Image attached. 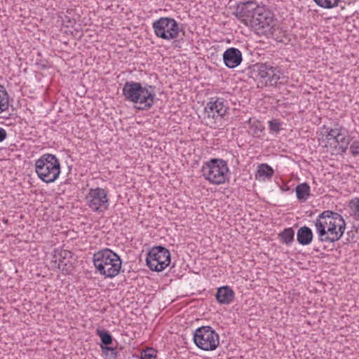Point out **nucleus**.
<instances>
[{
    "label": "nucleus",
    "mask_w": 359,
    "mask_h": 359,
    "mask_svg": "<svg viewBox=\"0 0 359 359\" xmlns=\"http://www.w3.org/2000/svg\"><path fill=\"white\" fill-rule=\"evenodd\" d=\"M313 238V233L312 230L306 226H304L300 227L297 233V241L302 245H309Z\"/></svg>",
    "instance_id": "nucleus-17"
},
{
    "label": "nucleus",
    "mask_w": 359,
    "mask_h": 359,
    "mask_svg": "<svg viewBox=\"0 0 359 359\" xmlns=\"http://www.w3.org/2000/svg\"><path fill=\"white\" fill-rule=\"evenodd\" d=\"M350 151L353 156L359 155V141H354L351 144Z\"/></svg>",
    "instance_id": "nucleus-31"
},
{
    "label": "nucleus",
    "mask_w": 359,
    "mask_h": 359,
    "mask_svg": "<svg viewBox=\"0 0 359 359\" xmlns=\"http://www.w3.org/2000/svg\"><path fill=\"white\" fill-rule=\"evenodd\" d=\"M170 264V251L162 245L154 246L147 252L146 264L153 271H163Z\"/></svg>",
    "instance_id": "nucleus-9"
},
{
    "label": "nucleus",
    "mask_w": 359,
    "mask_h": 359,
    "mask_svg": "<svg viewBox=\"0 0 359 359\" xmlns=\"http://www.w3.org/2000/svg\"><path fill=\"white\" fill-rule=\"evenodd\" d=\"M140 358V359H156L157 351L152 347H147L141 351Z\"/></svg>",
    "instance_id": "nucleus-27"
},
{
    "label": "nucleus",
    "mask_w": 359,
    "mask_h": 359,
    "mask_svg": "<svg viewBox=\"0 0 359 359\" xmlns=\"http://www.w3.org/2000/svg\"><path fill=\"white\" fill-rule=\"evenodd\" d=\"M7 135H8L6 130L4 128L0 127V142H4L6 139Z\"/></svg>",
    "instance_id": "nucleus-33"
},
{
    "label": "nucleus",
    "mask_w": 359,
    "mask_h": 359,
    "mask_svg": "<svg viewBox=\"0 0 359 359\" xmlns=\"http://www.w3.org/2000/svg\"><path fill=\"white\" fill-rule=\"evenodd\" d=\"M156 87L148 83L142 85L135 81L125 83L122 93L125 100L135 104H138L140 110H148L151 108L156 101Z\"/></svg>",
    "instance_id": "nucleus-2"
},
{
    "label": "nucleus",
    "mask_w": 359,
    "mask_h": 359,
    "mask_svg": "<svg viewBox=\"0 0 359 359\" xmlns=\"http://www.w3.org/2000/svg\"><path fill=\"white\" fill-rule=\"evenodd\" d=\"M347 235L349 238H351V239H353V238L355 237V234L353 231H348Z\"/></svg>",
    "instance_id": "nucleus-34"
},
{
    "label": "nucleus",
    "mask_w": 359,
    "mask_h": 359,
    "mask_svg": "<svg viewBox=\"0 0 359 359\" xmlns=\"http://www.w3.org/2000/svg\"><path fill=\"white\" fill-rule=\"evenodd\" d=\"M313 1L321 8L330 9L336 7L339 0H313Z\"/></svg>",
    "instance_id": "nucleus-28"
},
{
    "label": "nucleus",
    "mask_w": 359,
    "mask_h": 359,
    "mask_svg": "<svg viewBox=\"0 0 359 359\" xmlns=\"http://www.w3.org/2000/svg\"><path fill=\"white\" fill-rule=\"evenodd\" d=\"M269 129L273 132H279L280 128V123L278 120H272L270 121L269 123Z\"/></svg>",
    "instance_id": "nucleus-30"
},
{
    "label": "nucleus",
    "mask_w": 359,
    "mask_h": 359,
    "mask_svg": "<svg viewBox=\"0 0 359 359\" xmlns=\"http://www.w3.org/2000/svg\"><path fill=\"white\" fill-rule=\"evenodd\" d=\"M194 342L203 351H214L219 344V334L210 326H201L194 332Z\"/></svg>",
    "instance_id": "nucleus-8"
},
{
    "label": "nucleus",
    "mask_w": 359,
    "mask_h": 359,
    "mask_svg": "<svg viewBox=\"0 0 359 359\" xmlns=\"http://www.w3.org/2000/svg\"><path fill=\"white\" fill-rule=\"evenodd\" d=\"M273 168L266 163L261 164L257 170V173L259 177L270 178L273 176Z\"/></svg>",
    "instance_id": "nucleus-24"
},
{
    "label": "nucleus",
    "mask_w": 359,
    "mask_h": 359,
    "mask_svg": "<svg viewBox=\"0 0 359 359\" xmlns=\"http://www.w3.org/2000/svg\"><path fill=\"white\" fill-rule=\"evenodd\" d=\"M34 167L39 178L46 184L54 182L60 174V163L54 154H43L35 161Z\"/></svg>",
    "instance_id": "nucleus-4"
},
{
    "label": "nucleus",
    "mask_w": 359,
    "mask_h": 359,
    "mask_svg": "<svg viewBox=\"0 0 359 359\" xmlns=\"http://www.w3.org/2000/svg\"><path fill=\"white\" fill-rule=\"evenodd\" d=\"M341 129L339 128H327L326 131V134L325 135V139L329 142L330 141H334L337 140V135H339V133Z\"/></svg>",
    "instance_id": "nucleus-29"
},
{
    "label": "nucleus",
    "mask_w": 359,
    "mask_h": 359,
    "mask_svg": "<svg viewBox=\"0 0 359 359\" xmlns=\"http://www.w3.org/2000/svg\"><path fill=\"white\" fill-rule=\"evenodd\" d=\"M152 28L157 37L168 41L176 39L180 32L184 34V31L179 27L177 21L170 17H161L155 20Z\"/></svg>",
    "instance_id": "nucleus-7"
},
{
    "label": "nucleus",
    "mask_w": 359,
    "mask_h": 359,
    "mask_svg": "<svg viewBox=\"0 0 359 359\" xmlns=\"http://www.w3.org/2000/svg\"><path fill=\"white\" fill-rule=\"evenodd\" d=\"M318 240L320 243H334L340 240L346 229V222L339 213L322 212L314 221Z\"/></svg>",
    "instance_id": "nucleus-1"
},
{
    "label": "nucleus",
    "mask_w": 359,
    "mask_h": 359,
    "mask_svg": "<svg viewBox=\"0 0 359 359\" xmlns=\"http://www.w3.org/2000/svg\"><path fill=\"white\" fill-rule=\"evenodd\" d=\"M63 22L67 23V27H72L76 23L75 19H71L69 16L65 15L63 19Z\"/></svg>",
    "instance_id": "nucleus-32"
},
{
    "label": "nucleus",
    "mask_w": 359,
    "mask_h": 359,
    "mask_svg": "<svg viewBox=\"0 0 359 359\" xmlns=\"http://www.w3.org/2000/svg\"><path fill=\"white\" fill-rule=\"evenodd\" d=\"M247 123L249 125L248 133L250 135L254 137H262L264 135V126L261 121L249 118Z\"/></svg>",
    "instance_id": "nucleus-18"
},
{
    "label": "nucleus",
    "mask_w": 359,
    "mask_h": 359,
    "mask_svg": "<svg viewBox=\"0 0 359 359\" xmlns=\"http://www.w3.org/2000/svg\"><path fill=\"white\" fill-rule=\"evenodd\" d=\"M229 110L228 102L223 97H212L205 107L208 118L223 117Z\"/></svg>",
    "instance_id": "nucleus-13"
},
{
    "label": "nucleus",
    "mask_w": 359,
    "mask_h": 359,
    "mask_svg": "<svg viewBox=\"0 0 359 359\" xmlns=\"http://www.w3.org/2000/svg\"><path fill=\"white\" fill-rule=\"evenodd\" d=\"M72 257V252L65 250H55L53 255V260L55 263H57V268L62 271H67V266L70 262L67 259Z\"/></svg>",
    "instance_id": "nucleus-16"
},
{
    "label": "nucleus",
    "mask_w": 359,
    "mask_h": 359,
    "mask_svg": "<svg viewBox=\"0 0 359 359\" xmlns=\"http://www.w3.org/2000/svg\"><path fill=\"white\" fill-rule=\"evenodd\" d=\"M348 144L349 137L341 133V130H340L339 135H337V140L334 141V147L335 148L339 147V149L342 152H345L348 148Z\"/></svg>",
    "instance_id": "nucleus-21"
},
{
    "label": "nucleus",
    "mask_w": 359,
    "mask_h": 359,
    "mask_svg": "<svg viewBox=\"0 0 359 359\" xmlns=\"http://www.w3.org/2000/svg\"><path fill=\"white\" fill-rule=\"evenodd\" d=\"M257 29L256 34L259 36H264L270 38L274 30V15L273 13L263 6L257 20Z\"/></svg>",
    "instance_id": "nucleus-12"
},
{
    "label": "nucleus",
    "mask_w": 359,
    "mask_h": 359,
    "mask_svg": "<svg viewBox=\"0 0 359 359\" xmlns=\"http://www.w3.org/2000/svg\"><path fill=\"white\" fill-rule=\"evenodd\" d=\"M203 177L212 184H222L229 181L227 162L222 158H211L201 168Z\"/></svg>",
    "instance_id": "nucleus-5"
},
{
    "label": "nucleus",
    "mask_w": 359,
    "mask_h": 359,
    "mask_svg": "<svg viewBox=\"0 0 359 359\" xmlns=\"http://www.w3.org/2000/svg\"><path fill=\"white\" fill-rule=\"evenodd\" d=\"M86 201L88 206L93 212H104L109 208L107 191L101 187L90 189L86 196Z\"/></svg>",
    "instance_id": "nucleus-11"
},
{
    "label": "nucleus",
    "mask_w": 359,
    "mask_h": 359,
    "mask_svg": "<svg viewBox=\"0 0 359 359\" xmlns=\"http://www.w3.org/2000/svg\"><path fill=\"white\" fill-rule=\"evenodd\" d=\"M242 60V53L238 48H229L223 53V61L228 68L233 69L238 67Z\"/></svg>",
    "instance_id": "nucleus-14"
},
{
    "label": "nucleus",
    "mask_w": 359,
    "mask_h": 359,
    "mask_svg": "<svg viewBox=\"0 0 359 359\" xmlns=\"http://www.w3.org/2000/svg\"><path fill=\"white\" fill-rule=\"evenodd\" d=\"M278 238L283 244L290 245L294 241V231L291 227L286 228L278 234Z\"/></svg>",
    "instance_id": "nucleus-20"
},
{
    "label": "nucleus",
    "mask_w": 359,
    "mask_h": 359,
    "mask_svg": "<svg viewBox=\"0 0 359 359\" xmlns=\"http://www.w3.org/2000/svg\"><path fill=\"white\" fill-rule=\"evenodd\" d=\"M351 215L359 220V197L352 199L349 203Z\"/></svg>",
    "instance_id": "nucleus-25"
},
{
    "label": "nucleus",
    "mask_w": 359,
    "mask_h": 359,
    "mask_svg": "<svg viewBox=\"0 0 359 359\" xmlns=\"http://www.w3.org/2000/svg\"><path fill=\"white\" fill-rule=\"evenodd\" d=\"M93 261L97 271L105 278H114L121 271V259L116 252L109 248L95 253Z\"/></svg>",
    "instance_id": "nucleus-3"
},
{
    "label": "nucleus",
    "mask_w": 359,
    "mask_h": 359,
    "mask_svg": "<svg viewBox=\"0 0 359 359\" xmlns=\"http://www.w3.org/2000/svg\"><path fill=\"white\" fill-rule=\"evenodd\" d=\"M100 348L102 353L107 357L109 358L116 359L118 357V351L116 348L111 347L109 346H102L100 345Z\"/></svg>",
    "instance_id": "nucleus-26"
},
{
    "label": "nucleus",
    "mask_w": 359,
    "mask_h": 359,
    "mask_svg": "<svg viewBox=\"0 0 359 359\" xmlns=\"http://www.w3.org/2000/svg\"><path fill=\"white\" fill-rule=\"evenodd\" d=\"M8 94L4 86L0 85V114L8 109Z\"/></svg>",
    "instance_id": "nucleus-23"
},
{
    "label": "nucleus",
    "mask_w": 359,
    "mask_h": 359,
    "mask_svg": "<svg viewBox=\"0 0 359 359\" xmlns=\"http://www.w3.org/2000/svg\"><path fill=\"white\" fill-rule=\"evenodd\" d=\"M96 334L100 337V345L107 346L113 343V337L108 330L104 329H97Z\"/></svg>",
    "instance_id": "nucleus-22"
},
{
    "label": "nucleus",
    "mask_w": 359,
    "mask_h": 359,
    "mask_svg": "<svg viewBox=\"0 0 359 359\" xmlns=\"http://www.w3.org/2000/svg\"><path fill=\"white\" fill-rule=\"evenodd\" d=\"M262 11L263 6H259L255 1H248L239 2L235 7L233 15L256 33L257 20Z\"/></svg>",
    "instance_id": "nucleus-6"
},
{
    "label": "nucleus",
    "mask_w": 359,
    "mask_h": 359,
    "mask_svg": "<svg viewBox=\"0 0 359 359\" xmlns=\"http://www.w3.org/2000/svg\"><path fill=\"white\" fill-rule=\"evenodd\" d=\"M295 191L297 199L304 202L310 195V187L308 183L303 182L296 187Z\"/></svg>",
    "instance_id": "nucleus-19"
},
{
    "label": "nucleus",
    "mask_w": 359,
    "mask_h": 359,
    "mask_svg": "<svg viewBox=\"0 0 359 359\" xmlns=\"http://www.w3.org/2000/svg\"><path fill=\"white\" fill-rule=\"evenodd\" d=\"M234 296L235 292L227 285L219 287L215 294V298L220 304H229L234 299Z\"/></svg>",
    "instance_id": "nucleus-15"
},
{
    "label": "nucleus",
    "mask_w": 359,
    "mask_h": 359,
    "mask_svg": "<svg viewBox=\"0 0 359 359\" xmlns=\"http://www.w3.org/2000/svg\"><path fill=\"white\" fill-rule=\"evenodd\" d=\"M256 67L258 76L264 80L266 86L277 87L278 85L285 83V78L279 67H273L268 63H261L257 65Z\"/></svg>",
    "instance_id": "nucleus-10"
}]
</instances>
